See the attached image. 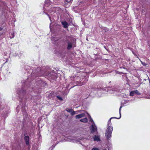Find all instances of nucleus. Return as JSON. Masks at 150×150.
I'll use <instances>...</instances> for the list:
<instances>
[{"mask_svg": "<svg viewBox=\"0 0 150 150\" xmlns=\"http://www.w3.org/2000/svg\"><path fill=\"white\" fill-rule=\"evenodd\" d=\"M41 72V70L40 67H38L37 70H34L32 72L31 74V76L33 77L40 76L41 74H40V72Z\"/></svg>", "mask_w": 150, "mask_h": 150, "instance_id": "nucleus-2", "label": "nucleus"}, {"mask_svg": "<svg viewBox=\"0 0 150 150\" xmlns=\"http://www.w3.org/2000/svg\"><path fill=\"white\" fill-rule=\"evenodd\" d=\"M72 47V44L71 43L69 42L68 44L67 49L68 50H70Z\"/></svg>", "mask_w": 150, "mask_h": 150, "instance_id": "nucleus-12", "label": "nucleus"}, {"mask_svg": "<svg viewBox=\"0 0 150 150\" xmlns=\"http://www.w3.org/2000/svg\"><path fill=\"white\" fill-rule=\"evenodd\" d=\"M134 92L135 93V94H136L138 95H139L141 94L139 92V91L137 90H134Z\"/></svg>", "mask_w": 150, "mask_h": 150, "instance_id": "nucleus-13", "label": "nucleus"}, {"mask_svg": "<svg viewBox=\"0 0 150 150\" xmlns=\"http://www.w3.org/2000/svg\"><path fill=\"white\" fill-rule=\"evenodd\" d=\"M55 145H52V147L53 148H54L55 147Z\"/></svg>", "mask_w": 150, "mask_h": 150, "instance_id": "nucleus-24", "label": "nucleus"}, {"mask_svg": "<svg viewBox=\"0 0 150 150\" xmlns=\"http://www.w3.org/2000/svg\"><path fill=\"white\" fill-rule=\"evenodd\" d=\"M90 121L93 122V121L92 119L90 117ZM93 124H92L91 126L90 130H91V133H93L94 132H96V133H98V132L97 131V128L96 126L95 125L94 123H93Z\"/></svg>", "mask_w": 150, "mask_h": 150, "instance_id": "nucleus-3", "label": "nucleus"}, {"mask_svg": "<svg viewBox=\"0 0 150 150\" xmlns=\"http://www.w3.org/2000/svg\"><path fill=\"white\" fill-rule=\"evenodd\" d=\"M72 0H66V1L68 3H69Z\"/></svg>", "mask_w": 150, "mask_h": 150, "instance_id": "nucleus-21", "label": "nucleus"}, {"mask_svg": "<svg viewBox=\"0 0 150 150\" xmlns=\"http://www.w3.org/2000/svg\"><path fill=\"white\" fill-rule=\"evenodd\" d=\"M75 114H76V112L74 111V110L71 113V114L72 115H73Z\"/></svg>", "mask_w": 150, "mask_h": 150, "instance_id": "nucleus-18", "label": "nucleus"}, {"mask_svg": "<svg viewBox=\"0 0 150 150\" xmlns=\"http://www.w3.org/2000/svg\"><path fill=\"white\" fill-rule=\"evenodd\" d=\"M45 13L47 15V16H48V17H49V19L50 20V21H51V18L50 17V16L47 13Z\"/></svg>", "mask_w": 150, "mask_h": 150, "instance_id": "nucleus-20", "label": "nucleus"}, {"mask_svg": "<svg viewBox=\"0 0 150 150\" xmlns=\"http://www.w3.org/2000/svg\"><path fill=\"white\" fill-rule=\"evenodd\" d=\"M73 87H74V86L72 87H71V88H73Z\"/></svg>", "mask_w": 150, "mask_h": 150, "instance_id": "nucleus-28", "label": "nucleus"}, {"mask_svg": "<svg viewBox=\"0 0 150 150\" xmlns=\"http://www.w3.org/2000/svg\"><path fill=\"white\" fill-rule=\"evenodd\" d=\"M98 89V90H100V88H98V89Z\"/></svg>", "mask_w": 150, "mask_h": 150, "instance_id": "nucleus-27", "label": "nucleus"}, {"mask_svg": "<svg viewBox=\"0 0 150 150\" xmlns=\"http://www.w3.org/2000/svg\"><path fill=\"white\" fill-rule=\"evenodd\" d=\"M57 98L58 99H59V100H63V99L60 96H57Z\"/></svg>", "mask_w": 150, "mask_h": 150, "instance_id": "nucleus-19", "label": "nucleus"}, {"mask_svg": "<svg viewBox=\"0 0 150 150\" xmlns=\"http://www.w3.org/2000/svg\"><path fill=\"white\" fill-rule=\"evenodd\" d=\"M107 89L108 92H109L110 93H113L114 91H118V90L117 88H115L114 89L112 88V90H111L110 89H108V88H106V90Z\"/></svg>", "mask_w": 150, "mask_h": 150, "instance_id": "nucleus-7", "label": "nucleus"}, {"mask_svg": "<svg viewBox=\"0 0 150 150\" xmlns=\"http://www.w3.org/2000/svg\"><path fill=\"white\" fill-rule=\"evenodd\" d=\"M123 106L122 105L120 107V109H119V114H120V117L119 118H117L116 117H112L111 118H110V119L109 120L108 124H107V127H108V126H111V120L113 118H115L117 119H120L121 117V108H122Z\"/></svg>", "mask_w": 150, "mask_h": 150, "instance_id": "nucleus-4", "label": "nucleus"}, {"mask_svg": "<svg viewBox=\"0 0 150 150\" xmlns=\"http://www.w3.org/2000/svg\"><path fill=\"white\" fill-rule=\"evenodd\" d=\"M92 150H99L97 148H93Z\"/></svg>", "mask_w": 150, "mask_h": 150, "instance_id": "nucleus-22", "label": "nucleus"}, {"mask_svg": "<svg viewBox=\"0 0 150 150\" xmlns=\"http://www.w3.org/2000/svg\"><path fill=\"white\" fill-rule=\"evenodd\" d=\"M76 112V114H78V112H79V111H75Z\"/></svg>", "mask_w": 150, "mask_h": 150, "instance_id": "nucleus-23", "label": "nucleus"}, {"mask_svg": "<svg viewBox=\"0 0 150 150\" xmlns=\"http://www.w3.org/2000/svg\"><path fill=\"white\" fill-rule=\"evenodd\" d=\"M62 24L63 25V27L65 28H67L68 27V24L66 21H62L61 22Z\"/></svg>", "mask_w": 150, "mask_h": 150, "instance_id": "nucleus-10", "label": "nucleus"}, {"mask_svg": "<svg viewBox=\"0 0 150 150\" xmlns=\"http://www.w3.org/2000/svg\"><path fill=\"white\" fill-rule=\"evenodd\" d=\"M24 139L26 145H28L29 144L30 138L28 136H25L24 137Z\"/></svg>", "mask_w": 150, "mask_h": 150, "instance_id": "nucleus-5", "label": "nucleus"}, {"mask_svg": "<svg viewBox=\"0 0 150 150\" xmlns=\"http://www.w3.org/2000/svg\"><path fill=\"white\" fill-rule=\"evenodd\" d=\"M100 135H95L93 137V140L94 141H100Z\"/></svg>", "mask_w": 150, "mask_h": 150, "instance_id": "nucleus-6", "label": "nucleus"}, {"mask_svg": "<svg viewBox=\"0 0 150 150\" xmlns=\"http://www.w3.org/2000/svg\"><path fill=\"white\" fill-rule=\"evenodd\" d=\"M80 121L84 123L88 121V119L86 118V117L80 120Z\"/></svg>", "mask_w": 150, "mask_h": 150, "instance_id": "nucleus-11", "label": "nucleus"}, {"mask_svg": "<svg viewBox=\"0 0 150 150\" xmlns=\"http://www.w3.org/2000/svg\"><path fill=\"white\" fill-rule=\"evenodd\" d=\"M85 114L84 113H82L76 116L75 117L76 119H79L85 117Z\"/></svg>", "mask_w": 150, "mask_h": 150, "instance_id": "nucleus-9", "label": "nucleus"}, {"mask_svg": "<svg viewBox=\"0 0 150 150\" xmlns=\"http://www.w3.org/2000/svg\"><path fill=\"white\" fill-rule=\"evenodd\" d=\"M73 110L72 109H68L66 110L67 112L70 113L73 111Z\"/></svg>", "mask_w": 150, "mask_h": 150, "instance_id": "nucleus-16", "label": "nucleus"}, {"mask_svg": "<svg viewBox=\"0 0 150 150\" xmlns=\"http://www.w3.org/2000/svg\"><path fill=\"white\" fill-rule=\"evenodd\" d=\"M103 30L104 31V32H106L108 30V29L105 27H104L103 29Z\"/></svg>", "mask_w": 150, "mask_h": 150, "instance_id": "nucleus-17", "label": "nucleus"}, {"mask_svg": "<svg viewBox=\"0 0 150 150\" xmlns=\"http://www.w3.org/2000/svg\"><path fill=\"white\" fill-rule=\"evenodd\" d=\"M113 127L112 126H108L105 132V136L108 140H110L111 138V134L113 130Z\"/></svg>", "mask_w": 150, "mask_h": 150, "instance_id": "nucleus-1", "label": "nucleus"}, {"mask_svg": "<svg viewBox=\"0 0 150 150\" xmlns=\"http://www.w3.org/2000/svg\"><path fill=\"white\" fill-rule=\"evenodd\" d=\"M104 150H107L106 149H104Z\"/></svg>", "mask_w": 150, "mask_h": 150, "instance_id": "nucleus-29", "label": "nucleus"}, {"mask_svg": "<svg viewBox=\"0 0 150 150\" xmlns=\"http://www.w3.org/2000/svg\"><path fill=\"white\" fill-rule=\"evenodd\" d=\"M2 30V28H0V30Z\"/></svg>", "mask_w": 150, "mask_h": 150, "instance_id": "nucleus-26", "label": "nucleus"}, {"mask_svg": "<svg viewBox=\"0 0 150 150\" xmlns=\"http://www.w3.org/2000/svg\"><path fill=\"white\" fill-rule=\"evenodd\" d=\"M24 91H22L20 93H24Z\"/></svg>", "mask_w": 150, "mask_h": 150, "instance_id": "nucleus-25", "label": "nucleus"}, {"mask_svg": "<svg viewBox=\"0 0 150 150\" xmlns=\"http://www.w3.org/2000/svg\"><path fill=\"white\" fill-rule=\"evenodd\" d=\"M50 4V0H45V3L44 6H43V8H45V6L48 7L49 6Z\"/></svg>", "mask_w": 150, "mask_h": 150, "instance_id": "nucleus-8", "label": "nucleus"}, {"mask_svg": "<svg viewBox=\"0 0 150 150\" xmlns=\"http://www.w3.org/2000/svg\"><path fill=\"white\" fill-rule=\"evenodd\" d=\"M14 33L13 32V33H11L10 37L11 38H12L14 37Z\"/></svg>", "mask_w": 150, "mask_h": 150, "instance_id": "nucleus-15", "label": "nucleus"}, {"mask_svg": "<svg viewBox=\"0 0 150 150\" xmlns=\"http://www.w3.org/2000/svg\"><path fill=\"white\" fill-rule=\"evenodd\" d=\"M134 91H132L131 92H130L129 95L131 96H134L135 93L134 92Z\"/></svg>", "mask_w": 150, "mask_h": 150, "instance_id": "nucleus-14", "label": "nucleus"}]
</instances>
